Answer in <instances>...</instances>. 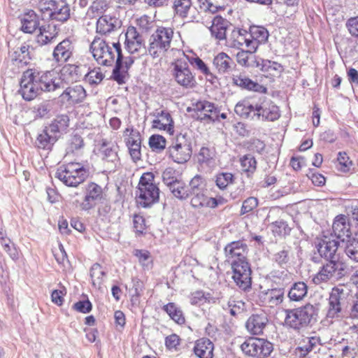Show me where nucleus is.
<instances>
[{"label": "nucleus", "instance_id": "f257e3e1", "mask_svg": "<svg viewBox=\"0 0 358 358\" xmlns=\"http://www.w3.org/2000/svg\"><path fill=\"white\" fill-rule=\"evenodd\" d=\"M284 312L285 325L295 330L311 326L316 321L317 315V309L310 303L297 308L286 309Z\"/></svg>", "mask_w": 358, "mask_h": 358}, {"label": "nucleus", "instance_id": "f03ea898", "mask_svg": "<svg viewBox=\"0 0 358 358\" xmlns=\"http://www.w3.org/2000/svg\"><path fill=\"white\" fill-rule=\"evenodd\" d=\"M174 31L171 27H159L150 36L147 52L153 59L161 58L171 49Z\"/></svg>", "mask_w": 358, "mask_h": 358}, {"label": "nucleus", "instance_id": "7ed1b4c3", "mask_svg": "<svg viewBox=\"0 0 358 358\" xmlns=\"http://www.w3.org/2000/svg\"><path fill=\"white\" fill-rule=\"evenodd\" d=\"M136 194L138 203L144 208L158 201L159 189L155 182V176L152 173L146 172L141 176Z\"/></svg>", "mask_w": 358, "mask_h": 358}, {"label": "nucleus", "instance_id": "20e7f679", "mask_svg": "<svg viewBox=\"0 0 358 358\" xmlns=\"http://www.w3.org/2000/svg\"><path fill=\"white\" fill-rule=\"evenodd\" d=\"M55 177L65 185L76 187L87 178L88 172L83 164L70 162L59 166L56 171Z\"/></svg>", "mask_w": 358, "mask_h": 358}, {"label": "nucleus", "instance_id": "39448f33", "mask_svg": "<svg viewBox=\"0 0 358 358\" xmlns=\"http://www.w3.org/2000/svg\"><path fill=\"white\" fill-rule=\"evenodd\" d=\"M119 42L113 43V46L109 45L101 38H95L90 45V52L93 57L99 64L103 66H112L115 57L120 51Z\"/></svg>", "mask_w": 358, "mask_h": 358}, {"label": "nucleus", "instance_id": "423d86ee", "mask_svg": "<svg viewBox=\"0 0 358 358\" xmlns=\"http://www.w3.org/2000/svg\"><path fill=\"white\" fill-rule=\"evenodd\" d=\"M192 154L191 141L185 135L179 134L168 148V156L177 164L188 162Z\"/></svg>", "mask_w": 358, "mask_h": 358}, {"label": "nucleus", "instance_id": "0eeeda50", "mask_svg": "<svg viewBox=\"0 0 358 358\" xmlns=\"http://www.w3.org/2000/svg\"><path fill=\"white\" fill-rule=\"evenodd\" d=\"M171 75L176 83L184 89H192L196 85L194 74L184 59H178L171 64Z\"/></svg>", "mask_w": 358, "mask_h": 358}, {"label": "nucleus", "instance_id": "6e6552de", "mask_svg": "<svg viewBox=\"0 0 358 358\" xmlns=\"http://www.w3.org/2000/svg\"><path fill=\"white\" fill-rule=\"evenodd\" d=\"M242 352L253 358H266L273 350V345L270 341L259 338H249L241 345Z\"/></svg>", "mask_w": 358, "mask_h": 358}, {"label": "nucleus", "instance_id": "1a4fd4ad", "mask_svg": "<svg viewBox=\"0 0 358 358\" xmlns=\"http://www.w3.org/2000/svg\"><path fill=\"white\" fill-rule=\"evenodd\" d=\"M327 261L328 262L324 264L313 277L314 283L319 285L329 280H338L344 275L346 266L343 261L341 259Z\"/></svg>", "mask_w": 358, "mask_h": 358}, {"label": "nucleus", "instance_id": "9d476101", "mask_svg": "<svg viewBox=\"0 0 358 358\" xmlns=\"http://www.w3.org/2000/svg\"><path fill=\"white\" fill-rule=\"evenodd\" d=\"M172 9L174 17L185 22H201V13L193 6L192 0H173Z\"/></svg>", "mask_w": 358, "mask_h": 358}, {"label": "nucleus", "instance_id": "9b49d317", "mask_svg": "<svg viewBox=\"0 0 358 358\" xmlns=\"http://www.w3.org/2000/svg\"><path fill=\"white\" fill-rule=\"evenodd\" d=\"M41 92V86L38 85L36 71L28 69L24 71L20 80V88L19 93L26 101L34 99Z\"/></svg>", "mask_w": 358, "mask_h": 358}, {"label": "nucleus", "instance_id": "f8f14e48", "mask_svg": "<svg viewBox=\"0 0 358 358\" xmlns=\"http://www.w3.org/2000/svg\"><path fill=\"white\" fill-rule=\"evenodd\" d=\"M231 268L233 276L236 285L241 289L246 291L251 288V268L249 263L246 260L237 261L233 260Z\"/></svg>", "mask_w": 358, "mask_h": 358}, {"label": "nucleus", "instance_id": "ddd939ff", "mask_svg": "<svg viewBox=\"0 0 358 358\" xmlns=\"http://www.w3.org/2000/svg\"><path fill=\"white\" fill-rule=\"evenodd\" d=\"M339 242L332 236H323L315 241V247L321 257L327 260L340 259L338 252Z\"/></svg>", "mask_w": 358, "mask_h": 358}, {"label": "nucleus", "instance_id": "4468645a", "mask_svg": "<svg viewBox=\"0 0 358 358\" xmlns=\"http://www.w3.org/2000/svg\"><path fill=\"white\" fill-rule=\"evenodd\" d=\"M103 199L102 187L95 182H90L85 187V197L78 207L82 210H89Z\"/></svg>", "mask_w": 358, "mask_h": 358}, {"label": "nucleus", "instance_id": "2eb2a0df", "mask_svg": "<svg viewBox=\"0 0 358 358\" xmlns=\"http://www.w3.org/2000/svg\"><path fill=\"white\" fill-rule=\"evenodd\" d=\"M348 293L343 288L336 287L332 289L329 299L327 317L338 318L341 315L343 308L345 304Z\"/></svg>", "mask_w": 358, "mask_h": 358}, {"label": "nucleus", "instance_id": "dca6fc26", "mask_svg": "<svg viewBox=\"0 0 358 358\" xmlns=\"http://www.w3.org/2000/svg\"><path fill=\"white\" fill-rule=\"evenodd\" d=\"M116 65L113 71V77L119 84L124 83L127 71L134 62V57L131 56L124 57L121 47L115 57Z\"/></svg>", "mask_w": 358, "mask_h": 358}, {"label": "nucleus", "instance_id": "f3484780", "mask_svg": "<svg viewBox=\"0 0 358 358\" xmlns=\"http://www.w3.org/2000/svg\"><path fill=\"white\" fill-rule=\"evenodd\" d=\"M125 48L131 54L144 52L145 48L143 36L134 27H129L125 33Z\"/></svg>", "mask_w": 358, "mask_h": 358}, {"label": "nucleus", "instance_id": "a211bd4d", "mask_svg": "<svg viewBox=\"0 0 358 358\" xmlns=\"http://www.w3.org/2000/svg\"><path fill=\"white\" fill-rule=\"evenodd\" d=\"M36 74L41 92H52L64 87L62 85L61 79L57 77V73L54 71L42 73L36 71Z\"/></svg>", "mask_w": 358, "mask_h": 358}, {"label": "nucleus", "instance_id": "6ab92c4d", "mask_svg": "<svg viewBox=\"0 0 358 358\" xmlns=\"http://www.w3.org/2000/svg\"><path fill=\"white\" fill-rule=\"evenodd\" d=\"M201 120L214 122L218 120L219 110L213 103L207 101H198L194 108Z\"/></svg>", "mask_w": 358, "mask_h": 358}, {"label": "nucleus", "instance_id": "aec40b11", "mask_svg": "<svg viewBox=\"0 0 358 358\" xmlns=\"http://www.w3.org/2000/svg\"><path fill=\"white\" fill-rule=\"evenodd\" d=\"M86 97V92L80 85H75L66 87L60 94L59 98L63 103L76 104L82 102Z\"/></svg>", "mask_w": 358, "mask_h": 358}, {"label": "nucleus", "instance_id": "412c9836", "mask_svg": "<svg viewBox=\"0 0 358 358\" xmlns=\"http://www.w3.org/2000/svg\"><path fill=\"white\" fill-rule=\"evenodd\" d=\"M118 146L117 145L103 142L100 149L99 155L103 161L107 164L108 169H115L119 163L117 155Z\"/></svg>", "mask_w": 358, "mask_h": 358}, {"label": "nucleus", "instance_id": "4be33fe9", "mask_svg": "<svg viewBox=\"0 0 358 358\" xmlns=\"http://www.w3.org/2000/svg\"><path fill=\"white\" fill-rule=\"evenodd\" d=\"M73 45L71 41L65 38L59 43L54 48L52 52L53 60L57 63H64L71 57L73 52Z\"/></svg>", "mask_w": 358, "mask_h": 358}, {"label": "nucleus", "instance_id": "5701e85b", "mask_svg": "<svg viewBox=\"0 0 358 358\" xmlns=\"http://www.w3.org/2000/svg\"><path fill=\"white\" fill-rule=\"evenodd\" d=\"M247 245L241 241H235L228 244L225 248V255L227 261L232 263L235 262L246 260Z\"/></svg>", "mask_w": 358, "mask_h": 358}, {"label": "nucleus", "instance_id": "b1692460", "mask_svg": "<svg viewBox=\"0 0 358 358\" xmlns=\"http://www.w3.org/2000/svg\"><path fill=\"white\" fill-rule=\"evenodd\" d=\"M254 116L259 118L262 117L263 119L268 121H274L280 117L278 107L270 101H264L261 104H257V113H254Z\"/></svg>", "mask_w": 358, "mask_h": 358}, {"label": "nucleus", "instance_id": "393cba45", "mask_svg": "<svg viewBox=\"0 0 358 358\" xmlns=\"http://www.w3.org/2000/svg\"><path fill=\"white\" fill-rule=\"evenodd\" d=\"M249 36L252 52H255L260 44L264 43L268 38L267 29L261 26H251L249 29Z\"/></svg>", "mask_w": 358, "mask_h": 358}, {"label": "nucleus", "instance_id": "a878e982", "mask_svg": "<svg viewBox=\"0 0 358 358\" xmlns=\"http://www.w3.org/2000/svg\"><path fill=\"white\" fill-rule=\"evenodd\" d=\"M155 119L152 121V128L166 131L169 134L173 133V122L170 113L161 110L153 114Z\"/></svg>", "mask_w": 358, "mask_h": 358}, {"label": "nucleus", "instance_id": "bb28decb", "mask_svg": "<svg viewBox=\"0 0 358 358\" xmlns=\"http://www.w3.org/2000/svg\"><path fill=\"white\" fill-rule=\"evenodd\" d=\"M121 21L114 17L103 15L96 22V31L102 34L115 31L121 27Z\"/></svg>", "mask_w": 358, "mask_h": 358}, {"label": "nucleus", "instance_id": "cd10ccee", "mask_svg": "<svg viewBox=\"0 0 358 358\" xmlns=\"http://www.w3.org/2000/svg\"><path fill=\"white\" fill-rule=\"evenodd\" d=\"M268 323V318L264 313L252 315L246 322L245 327L249 332L255 335L262 334Z\"/></svg>", "mask_w": 358, "mask_h": 358}, {"label": "nucleus", "instance_id": "c85d7f7f", "mask_svg": "<svg viewBox=\"0 0 358 358\" xmlns=\"http://www.w3.org/2000/svg\"><path fill=\"white\" fill-rule=\"evenodd\" d=\"M229 42L232 48L242 50L245 47L248 49L250 53H252L251 46L249 45V43H250L249 33L246 30H233L230 36Z\"/></svg>", "mask_w": 358, "mask_h": 358}, {"label": "nucleus", "instance_id": "c756f323", "mask_svg": "<svg viewBox=\"0 0 358 358\" xmlns=\"http://www.w3.org/2000/svg\"><path fill=\"white\" fill-rule=\"evenodd\" d=\"M252 62L255 63V67L260 69L262 71L267 73L268 76H279L283 70L281 64L275 62L262 58L254 59Z\"/></svg>", "mask_w": 358, "mask_h": 358}, {"label": "nucleus", "instance_id": "7c9ffc66", "mask_svg": "<svg viewBox=\"0 0 358 358\" xmlns=\"http://www.w3.org/2000/svg\"><path fill=\"white\" fill-rule=\"evenodd\" d=\"M229 25L230 23L227 20L220 15H216L214 17L209 29L213 37L221 41L226 38L227 30Z\"/></svg>", "mask_w": 358, "mask_h": 358}, {"label": "nucleus", "instance_id": "2f4dec72", "mask_svg": "<svg viewBox=\"0 0 358 358\" xmlns=\"http://www.w3.org/2000/svg\"><path fill=\"white\" fill-rule=\"evenodd\" d=\"M232 83L242 89L251 90L254 92H266V88L258 83L254 82L245 75H235L232 78Z\"/></svg>", "mask_w": 358, "mask_h": 358}, {"label": "nucleus", "instance_id": "473e14b6", "mask_svg": "<svg viewBox=\"0 0 358 358\" xmlns=\"http://www.w3.org/2000/svg\"><path fill=\"white\" fill-rule=\"evenodd\" d=\"M58 32L56 27L52 25H44L39 27L36 35V42L40 45H45L55 41Z\"/></svg>", "mask_w": 358, "mask_h": 358}, {"label": "nucleus", "instance_id": "72a5a7b5", "mask_svg": "<svg viewBox=\"0 0 358 358\" xmlns=\"http://www.w3.org/2000/svg\"><path fill=\"white\" fill-rule=\"evenodd\" d=\"M213 351L214 345L207 338L197 340L194 348L195 355L199 358H213Z\"/></svg>", "mask_w": 358, "mask_h": 358}, {"label": "nucleus", "instance_id": "f704fd0d", "mask_svg": "<svg viewBox=\"0 0 358 358\" xmlns=\"http://www.w3.org/2000/svg\"><path fill=\"white\" fill-rule=\"evenodd\" d=\"M333 232L336 238L345 240L350 236V227L347 223V217L345 215H338L332 225Z\"/></svg>", "mask_w": 358, "mask_h": 358}, {"label": "nucleus", "instance_id": "c9c22d12", "mask_svg": "<svg viewBox=\"0 0 358 358\" xmlns=\"http://www.w3.org/2000/svg\"><path fill=\"white\" fill-rule=\"evenodd\" d=\"M213 64L219 73L224 74L234 68V62L227 54L220 52L214 57Z\"/></svg>", "mask_w": 358, "mask_h": 358}, {"label": "nucleus", "instance_id": "e433bc0d", "mask_svg": "<svg viewBox=\"0 0 358 358\" xmlns=\"http://www.w3.org/2000/svg\"><path fill=\"white\" fill-rule=\"evenodd\" d=\"M284 300V289L275 288L267 290L263 295L266 306L273 308L280 305Z\"/></svg>", "mask_w": 358, "mask_h": 358}, {"label": "nucleus", "instance_id": "4c0bfd02", "mask_svg": "<svg viewBox=\"0 0 358 358\" xmlns=\"http://www.w3.org/2000/svg\"><path fill=\"white\" fill-rule=\"evenodd\" d=\"M62 85L64 86V83H73L77 81L80 78L79 68L74 64H66L64 65L59 73Z\"/></svg>", "mask_w": 358, "mask_h": 358}, {"label": "nucleus", "instance_id": "58836bf2", "mask_svg": "<svg viewBox=\"0 0 358 358\" xmlns=\"http://www.w3.org/2000/svg\"><path fill=\"white\" fill-rule=\"evenodd\" d=\"M22 30L25 33H33L39 24L38 17L36 13L30 10L24 13L21 18Z\"/></svg>", "mask_w": 358, "mask_h": 358}, {"label": "nucleus", "instance_id": "ea45409f", "mask_svg": "<svg viewBox=\"0 0 358 358\" xmlns=\"http://www.w3.org/2000/svg\"><path fill=\"white\" fill-rule=\"evenodd\" d=\"M58 136L45 129L38 135L36 140V145L38 148L49 149L57 140Z\"/></svg>", "mask_w": 358, "mask_h": 358}, {"label": "nucleus", "instance_id": "a19ab883", "mask_svg": "<svg viewBox=\"0 0 358 358\" xmlns=\"http://www.w3.org/2000/svg\"><path fill=\"white\" fill-rule=\"evenodd\" d=\"M257 103L253 104L250 100L243 99L236 103L234 108L235 113L243 118H249L253 112L257 113Z\"/></svg>", "mask_w": 358, "mask_h": 358}, {"label": "nucleus", "instance_id": "79ce46f5", "mask_svg": "<svg viewBox=\"0 0 358 358\" xmlns=\"http://www.w3.org/2000/svg\"><path fill=\"white\" fill-rule=\"evenodd\" d=\"M191 195H194L191 199V204L194 208H199L204 206L210 208L217 207V203L214 198L206 196L203 192L192 194Z\"/></svg>", "mask_w": 358, "mask_h": 358}, {"label": "nucleus", "instance_id": "37998d69", "mask_svg": "<svg viewBox=\"0 0 358 358\" xmlns=\"http://www.w3.org/2000/svg\"><path fill=\"white\" fill-rule=\"evenodd\" d=\"M308 286L304 282H295L290 288L288 296L291 301H299L307 294Z\"/></svg>", "mask_w": 358, "mask_h": 358}, {"label": "nucleus", "instance_id": "c03bdc74", "mask_svg": "<svg viewBox=\"0 0 358 358\" xmlns=\"http://www.w3.org/2000/svg\"><path fill=\"white\" fill-rule=\"evenodd\" d=\"M163 310L177 324H183L185 322V318L182 310L176 303H169L164 306Z\"/></svg>", "mask_w": 358, "mask_h": 358}, {"label": "nucleus", "instance_id": "a18cd8bd", "mask_svg": "<svg viewBox=\"0 0 358 358\" xmlns=\"http://www.w3.org/2000/svg\"><path fill=\"white\" fill-rule=\"evenodd\" d=\"M69 119L66 115H57L52 123L47 127L49 131L55 135L64 131L69 126Z\"/></svg>", "mask_w": 358, "mask_h": 358}, {"label": "nucleus", "instance_id": "49530a36", "mask_svg": "<svg viewBox=\"0 0 358 358\" xmlns=\"http://www.w3.org/2000/svg\"><path fill=\"white\" fill-rule=\"evenodd\" d=\"M105 272L102 266L99 264L92 265L90 269V277L92 278V283L94 287L99 289L103 282V276Z\"/></svg>", "mask_w": 358, "mask_h": 358}, {"label": "nucleus", "instance_id": "de8ad7c7", "mask_svg": "<svg viewBox=\"0 0 358 358\" xmlns=\"http://www.w3.org/2000/svg\"><path fill=\"white\" fill-rule=\"evenodd\" d=\"M49 15L52 19H55L58 21H66L70 17L69 6L64 2H62L61 4L57 3V8L53 11V13H49Z\"/></svg>", "mask_w": 358, "mask_h": 358}, {"label": "nucleus", "instance_id": "09e8293b", "mask_svg": "<svg viewBox=\"0 0 358 358\" xmlns=\"http://www.w3.org/2000/svg\"><path fill=\"white\" fill-rule=\"evenodd\" d=\"M170 191L175 197L179 199H186L190 196L189 187L180 179L169 187Z\"/></svg>", "mask_w": 358, "mask_h": 358}, {"label": "nucleus", "instance_id": "8fccbe9b", "mask_svg": "<svg viewBox=\"0 0 358 358\" xmlns=\"http://www.w3.org/2000/svg\"><path fill=\"white\" fill-rule=\"evenodd\" d=\"M29 46L24 44L17 48L12 55V59L17 61L22 64H27L31 59Z\"/></svg>", "mask_w": 358, "mask_h": 358}, {"label": "nucleus", "instance_id": "3c124183", "mask_svg": "<svg viewBox=\"0 0 358 358\" xmlns=\"http://www.w3.org/2000/svg\"><path fill=\"white\" fill-rule=\"evenodd\" d=\"M134 255L138 258V262L144 270H149L152 266V258L147 250H135Z\"/></svg>", "mask_w": 358, "mask_h": 358}, {"label": "nucleus", "instance_id": "603ef678", "mask_svg": "<svg viewBox=\"0 0 358 358\" xmlns=\"http://www.w3.org/2000/svg\"><path fill=\"white\" fill-rule=\"evenodd\" d=\"M180 179V174L172 167L166 168L162 173L163 182L169 188Z\"/></svg>", "mask_w": 358, "mask_h": 358}, {"label": "nucleus", "instance_id": "864d4df0", "mask_svg": "<svg viewBox=\"0 0 358 358\" xmlns=\"http://www.w3.org/2000/svg\"><path fill=\"white\" fill-rule=\"evenodd\" d=\"M241 164L243 171L247 173L248 176L252 174L257 169V161L251 155H245L241 157Z\"/></svg>", "mask_w": 358, "mask_h": 358}, {"label": "nucleus", "instance_id": "5fc2aeb1", "mask_svg": "<svg viewBox=\"0 0 358 358\" xmlns=\"http://www.w3.org/2000/svg\"><path fill=\"white\" fill-rule=\"evenodd\" d=\"M252 54V53L248 51V49L245 51L242 49L241 51L238 52L236 55L237 62L243 66L255 67V63L253 62L252 60L259 58L251 55Z\"/></svg>", "mask_w": 358, "mask_h": 358}, {"label": "nucleus", "instance_id": "6e6d98bb", "mask_svg": "<svg viewBox=\"0 0 358 358\" xmlns=\"http://www.w3.org/2000/svg\"><path fill=\"white\" fill-rule=\"evenodd\" d=\"M0 244L12 259H18V250L9 238L2 236L0 240Z\"/></svg>", "mask_w": 358, "mask_h": 358}, {"label": "nucleus", "instance_id": "4d7b16f0", "mask_svg": "<svg viewBox=\"0 0 358 358\" xmlns=\"http://www.w3.org/2000/svg\"><path fill=\"white\" fill-rule=\"evenodd\" d=\"M234 179V175L231 173H220L215 176V183L220 189H224L233 183Z\"/></svg>", "mask_w": 358, "mask_h": 358}, {"label": "nucleus", "instance_id": "13d9d810", "mask_svg": "<svg viewBox=\"0 0 358 358\" xmlns=\"http://www.w3.org/2000/svg\"><path fill=\"white\" fill-rule=\"evenodd\" d=\"M225 309L228 310L231 315L235 316L244 310L245 303L241 300L230 298L227 303V307Z\"/></svg>", "mask_w": 358, "mask_h": 358}, {"label": "nucleus", "instance_id": "bf43d9fd", "mask_svg": "<svg viewBox=\"0 0 358 358\" xmlns=\"http://www.w3.org/2000/svg\"><path fill=\"white\" fill-rule=\"evenodd\" d=\"M189 62L200 71L206 76H209L210 78H214L213 73L210 72L209 68L199 57H191L188 59Z\"/></svg>", "mask_w": 358, "mask_h": 358}, {"label": "nucleus", "instance_id": "052dcab7", "mask_svg": "<svg viewBox=\"0 0 358 358\" xmlns=\"http://www.w3.org/2000/svg\"><path fill=\"white\" fill-rule=\"evenodd\" d=\"M104 78L100 68H94L89 71L85 76V80L90 85H97L100 83Z\"/></svg>", "mask_w": 358, "mask_h": 358}, {"label": "nucleus", "instance_id": "680f3d73", "mask_svg": "<svg viewBox=\"0 0 358 358\" xmlns=\"http://www.w3.org/2000/svg\"><path fill=\"white\" fill-rule=\"evenodd\" d=\"M192 194H197L203 192L204 189V180L200 176H195L190 181L189 186L188 187Z\"/></svg>", "mask_w": 358, "mask_h": 358}, {"label": "nucleus", "instance_id": "e2e57ef3", "mask_svg": "<svg viewBox=\"0 0 358 358\" xmlns=\"http://www.w3.org/2000/svg\"><path fill=\"white\" fill-rule=\"evenodd\" d=\"M271 229L273 233L278 235H286L290 231V228L283 220H276L271 223Z\"/></svg>", "mask_w": 358, "mask_h": 358}, {"label": "nucleus", "instance_id": "0e129e2a", "mask_svg": "<svg viewBox=\"0 0 358 358\" xmlns=\"http://www.w3.org/2000/svg\"><path fill=\"white\" fill-rule=\"evenodd\" d=\"M124 136H127L126 143L127 146L134 145V144H141V136L138 131H134L132 128H127L124 131Z\"/></svg>", "mask_w": 358, "mask_h": 358}, {"label": "nucleus", "instance_id": "69168bd1", "mask_svg": "<svg viewBox=\"0 0 358 358\" xmlns=\"http://www.w3.org/2000/svg\"><path fill=\"white\" fill-rule=\"evenodd\" d=\"M199 8L203 12L215 13L222 9V6L214 4L210 0H197Z\"/></svg>", "mask_w": 358, "mask_h": 358}, {"label": "nucleus", "instance_id": "338daca9", "mask_svg": "<svg viewBox=\"0 0 358 358\" xmlns=\"http://www.w3.org/2000/svg\"><path fill=\"white\" fill-rule=\"evenodd\" d=\"M149 145L152 150H162L166 147V139L160 135H152L149 139Z\"/></svg>", "mask_w": 358, "mask_h": 358}, {"label": "nucleus", "instance_id": "774afa93", "mask_svg": "<svg viewBox=\"0 0 358 358\" xmlns=\"http://www.w3.org/2000/svg\"><path fill=\"white\" fill-rule=\"evenodd\" d=\"M338 165L337 168L343 171L347 172L350 170L352 166V161L350 160L349 157L345 152H340L338 155Z\"/></svg>", "mask_w": 358, "mask_h": 358}]
</instances>
